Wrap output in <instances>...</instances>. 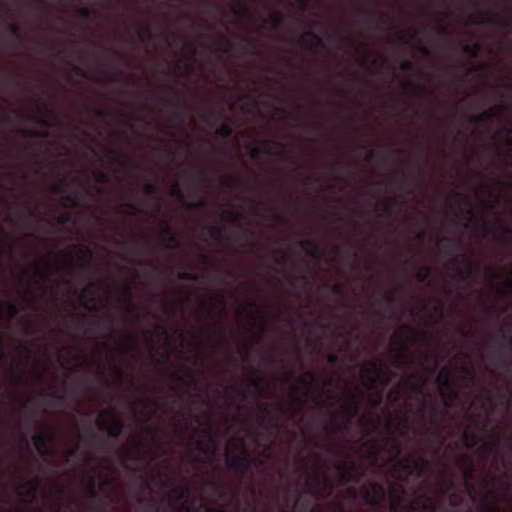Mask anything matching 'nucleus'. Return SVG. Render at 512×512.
I'll list each match as a JSON object with an SVG mask.
<instances>
[{"label": "nucleus", "mask_w": 512, "mask_h": 512, "mask_svg": "<svg viewBox=\"0 0 512 512\" xmlns=\"http://www.w3.org/2000/svg\"><path fill=\"white\" fill-rule=\"evenodd\" d=\"M22 134L26 137H47L48 133L46 131H38L33 129H25L22 131Z\"/></svg>", "instance_id": "56"}, {"label": "nucleus", "mask_w": 512, "mask_h": 512, "mask_svg": "<svg viewBox=\"0 0 512 512\" xmlns=\"http://www.w3.org/2000/svg\"><path fill=\"white\" fill-rule=\"evenodd\" d=\"M436 382L442 388L452 389L455 387L456 382L452 368L444 366L436 377Z\"/></svg>", "instance_id": "17"}, {"label": "nucleus", "mask_w": 512, "mask_h": 512, "mask_svg": "<svg viewBox=\"0 0 512 512\" xmlns=\"http://www.w3.org/2000/svg\"><path fill=\"white\" fill-rule=\"evenodd\" d=\"M498 227L501 230L500 234H495V239L502 244H511L512 243V228L511 226L503 220L497 221Z\"/></svg>", "instance_id": "21"}, {"label": "nucleus", "mask_w": 512, "mask_h": 512, "mask_svg": "<svg viewBox=\"0 0 512 512\" xmlns=\"http://www.w3.org/2000/svg\"><path fill=\"white\" fill-rule=\"evenodd\" d=\"M106 155H107V157H109L113 160L119 161L121 163V165L126 169L135 170V171L143 170L142 166L139 165L136 161H134L131 158L126 157L120 151H118L116 149H107Z\"/></svg>", "instance_id": "13"}, {"label": "nucleus", "mask_w": 512, "mask_h": 512, "mask_svg": "<svg viewBox=\"0 0 512 512\" xmlns=\"http://www.w3.org/2000/svg\"><path fill=\"white\" fill-rule=\"evenodd\" d=\"M473 25H495L503 28L512 27V22L504 21L502 17L491 10L477 9L476 13L469 18Z\"/></svg>", "instance_id": "5"}, {"label": "nucleus", "mask_w": 512, "mask_h": 512, "mask_svg": "<svg viewBox=\"0 0 512 512\" xmlns=\"http://www.w3.org/2000/svg\"><path fill=\"white\" fill-rule=\"evenodd\" d=\"M54 110L43 101L37 102L36 112L29 119L43 127H50L51 123L48 118L54 116Z\"/></svg>", "instance_id": "10"}, {"label": "nucleus", "mask_w": 512, "mask_h": 512, "mask_svg": "<svg viewBox=\"0 0 512 512\" xmlns=\"http://www.w3.org/2000/svg\"><path fill=\"white\" fill-rule=\"evenodd\" d=\"M501 445V438L499 435H495L491 438V440L487 443H484L480 447V452L483 456H489L493 450H496Z\"/></svg>", "instance_id": "28"}, {"label": "nucleus", "mask_w": 512, "mask_h": 512, "mask_svg": "<svg viewBox=\"0 0 512 512\" xmlns=\"http://www.w3.org/2000/svg\"><path fill=\"white\" fill-rule=\"evenodd\" d=\"M361 496L364 503L368 506L379 508L380 506L377 503L375 496H373V492L367 486L361 487Z\"/></svg>", "instance_id": "33"}, {"label": "nucleus", "mask_w": 512, "mask_h": 512, "mask_svg": "<svg viewBox=\"0 0 512 512\" xmlns=\"http://www.w3.org/2000/svg\"><path fill=\"white\" fill-rule=\"evenodd\" d=\"M226 228L219 226H212L209 230L210 236L215 240H223Z\"/></svg>", "instance_id": "47"}, {"label": "nucleus", "mask_w": 512, "mask_h": 512, "mask_svg": "<svg viewBox=\"0 0 512 512\" xmlns=\"http://www.w3.org/2000/svg\"><path fill=\"white\" fill-rule=\"evenodd\" d=\"M77 14L84 19H90L93 16V11L88 7H80L77 9Z\"/></svg>", "instance_id": "63"}, {"label": "nucleus", "mask_w": 512, "mask_h": 512, "mask_svg": "<svg viewBox=\"0 0 512 512\" xmlns=\"http://www.w3.org/2000/svg\"><path fill=\"white\" fill-rule=\"evenodd\" d=\"M39 484H40V480L38 478H35L32 483L25 482L23 486L25 488H28L29 490L24 493L17 489L16 491H17L18 496L23 497V498H29L30 500H33L35 497L36 488Z\"/></svg>", "instance_id": "31"}, {"label": "nucleus", "mask_w": 512, "mask_h": 512, "mask_svg": "<svg viewBox=\"0 0 512 512\" xmlns=\"http://www.w3.org/2000/svg\"><path fill=\"white\" fill-rule=\"evenodd\" d=\"M389 489H390L391 496L393 498V503L391 506L392 512H403L404 507L406 506V505H403V500H404V495H405L404 486L400 483L390 482Z\"/></svg>", "instance_id": "12"}, {"label": "nucleus", "mask_w": 512, "mask_h": 512, "mask_svg": "<svg viewBox=\"0 0 512 512\" xmlns=\"http://www.w3.org/2000/svg\"><path fill=\"white\" fill-rule=\"evenodd\" d=\"M249 384L253 387L259 394V396H264V391L269 388V383L265 382L262 377L257 375H252L249 379Z\"/></svg>", "instance_id": "30"}, {"label": "nucleus", "mask_w": 512, "mask_h": 512, "mask_svg": "<svg viewBox=\"0 0 512 512\" xmlns=\"http://www.w3.org/2000/svg\"><path fill=\"white\" fill-rule=\"evenodd\" d=\"M480 268L478 266H473L471 263L468 265L467 269L464 271H460V275L462 279L469 278L472 274L478 275Z\"/></svg>", "instance_id": "52"}, {"label": "nucleus", "mask_w": 512, "mask_h": 512, "mask_svg": "<svg viewBox=\"0 0 512 512\" xmlns=\"http://www.w3.org/2000/svg\"><path fill=\"white\" fill-rule=\"evenodd\" d=\"M456 250H457L456 246H455V245H453V244H451V243L447 246V248H446V250H445V253H446L447 255H452V256H453V258H452V260H453V264H457L460 260H462V261H468L467 256H466V255H464V254H458V255H455V251H456Z\"/></svg>", "instance_id": "43"}, {"label": "nucleus", "mask_w": 512, "mask_h": 512, "mask_svg": "<svg viewBox=\"0 0 512 512\" xmlns=\"http://www.w3.org/2000/svg\"><path fill=\"white\" fill-rule=\"evenodd\" d=\"M348 398L349 403H345L342 406L343 414L346 417V422H341L340 415L338 413H334L332 415V421L328 425V432L331 436H334L339 432L346 431L352 419L360 411V397L357 394L350 393Z\"/></svg>", "instance_id": "1"}, {"label": "nucleus", "mask_w": 512, "mask_h": 512, "mask_svg": "<svg viewBox=\"0 0 512 512\" xmlns=\"http://www.w3.org/2000/svg\"><path fill=\"white\" fill-rule=\"evenodd\" d=\"M274 260L278 265H285L286 263V255L281 251H275L273 254Z\"/></svg>", "instance_id": "64"}, {"label": "nucleus", "mask_w": 512, "mask_h": 512, "mask_svg": "<svg viewBox=\"0 0 512 512\" xmlns=\"http://www.w3.org/2000/svg\"><path fill=\"white\" fill-rule=\"evenodd\" d=\"M463 439H464V445L468 449H472L479 442L478 436L475 433L470 432L468 429L464 430Z\"/></svg>", "instance_id": "38"}, {"label": "nucleus", "mask_w": 512, "mask_h": 512, "mask_svg": "<svg viewBox=\"0 0 512 512\" xmlns=\"http://www.w3.org/2000/svg\"><path fill=\"white\" fill-rule=\"evenodd\" d=\"M429 411L428 420L430 424L438 425L444 419L447 411L440 409L438 406L431 404L428 405L425 401H422L418 406V412L425 416Z\"/></svg>", "instance_id": "11"}, {"label": "nucleus", "mask_w": 512, "mask_h": 512, "mask_svg": "<svg viewBox=\"0 0 512 512\" xmlns=\"http://www.w3.org/2000/svg\"><path fill=\"white\" fill-rule=\"evenodd\" d=\"M430 469V461L424 457L413 456L412 470L413 474L417 477L423 476Z\"/></svg>", "instance_id": "23"}, {"label": "nucleus", "mask_w": 512, "mask_h": 512, "mask_svg": "<svg viewBox=\"0 0 512 512\" xmlns=\"http://www.w3.org/2000/svg\"><path fill=\"white\" fill-rule=\"evenodd\" d=\"M504 113V107L500 106H493L489 108L488 110H485L479 114H477L474 118L476 122L482 123L487 120H490L494 117L502 116Z\"/></svg>", "instance_id": "25"}, {"label": "nucleus", "mask_w": 512, "mask_h": 512, "mask_svg": "<svg viewBox=\"0 0 512 512\" xmlns=\"http://www.w3.org/2000/svg\"><path fill=\"white\" fill-rule=\"evenodd\" d=\"M139 502H140V503L147 502L146 510H149V511H158L159 505H158V503L156 502V500H154V499H152V498H151V499L140 498V499H139Z\"/></svg>", "instance_id": "58"}, {"label": "nucleus", "mask_w": 512, "mask_h": 512, "mask_svg": "<svg viewBox=\"0 0 512 512\" xmlns=\"http://www.w3.org/2000/svg\"><path fill=\"white\" fill-rule=\"evenodd\" d=\"M317 381V376L313 372H307L299 378V383L309 390Z\"/></svg>", "instance_id": "37"}, {"label": "nucleus", "mask_w": 512, "mask_h": 512, "mask_svg": "<svg viewBox=\"0 0 512 512\" xmlns=\"http://www.w3.org/2000/svg\"><path fill=\"white\" fill-rule=\"evenodd\" d=\"M431 275V270L429 267L427 266H422L418 269V271L415 273V279L419 282V283H424L426 282L429 277Z\"/></svg>", "instance_id": "45"}, {"label": "nucleus", "mask_w": 512, "mask_h": 512, "mask_svg": "<svg viewBox=\"0 0 512 512\" xmlns=\"http://www.w3.org/2000/svg\"><path fill=\"white\" fill-rule=\"evenodd\" d=\"M369 489L373 492V496H375L378 505L381 507L386 494L385 487L378 482H372Z\"/></svg>", "instance_id": "32"}, {"label": "nucleus", "mask_w": 512, "mask_h": 512, "mask_svg": "<svg viewBox=\"0 0 512 512\" xmlns=\"http://www.w3.org/2000/svg\"><path fill=\"white\" fill-rule=\"evenodd\" d=\"M188 493V488L186 486L175 487L172 490V496L175 500H181Z\"/></svg>", "instance_id": "51"}, {"label": "nucleus", "mask_w": 512, "mask_h": 512, "mask_svg": "<svg viewBox=\"0 0 512 512\" xmlns=\"http://www.w3.org/2000/svg\"><path fill=\"white\" fill-rule=\"evenodd\" d=\"M178 279L184 280V281H191V282H197L200 279V276L194 273L190 272H179L177 275Z\"/></svg>", "instance_id": "50"}, {"label": "nucleus", "mask_w": 512, "mask_h": 512, "mask_svg": "<svg viewBox=\"0 0 512 512\" xmlns=\"http://www.w3.org/2000/svg\"><path fill=\"white\" fill-rule=\"evenodd\" d=\"M308 492L316 499H327L332 494V482L326 474H313V481L308 483Z\"/></svg>", "instance_id": "4"}, {"label": "nucleus", "mask_w": 512, "mask_h": 512, "mask_svg": "<svg viewBox=\"0 0 512 512\" xmlns=\"http://www.w3.org/2000/svg\"><path fill=\"white\" fill-rule=\"evenodd\" d=\"M400 448L396 447V453H395V464L396 467L401 470L407 472L409 475L413 474L412 465H413V455L400 457Z\"/></svg>", "instance_id": "20"}, {"label": "nucleus", "mask_w": 512, "mask_h": 512, "mask_svg": "<svg viewBox=\"0 0 512 512\" xmlns=\"http://www.w3.org/2000/svg\"><path fill=\"white\" fill-rule=\"evenodd\" d=\"M225 463L229 469L233 470L240 478H243L251 468L262 466L263 461L254 457L248 450H244L241 454H235L227 450L225 453Z\"/></svg>", "instance_id": "2"}, {"label": "nucleus", "mask_w": 512, "mask_h": 512, "mask_svg": "<svg viewBox=\"0 0 512 512\" xmlns=\"http://www.w3.org/2000/svg\"><path fill=\"white\" fill-rule=\"evenodd\" d=\"M121 208V212L128 215H137L143 212L141 207L133 202H126L121 206Z\"/></svg>", "instance_id": "41"}, {"label": "nucleus", "mask_w": 512, "mask_h": 512, "mask_svg": "<svg viewBox=\"0 0 512 512\" xmlns=\"http://www.w3.org/2000/svg\"><path fill=\"white\" fill-rule=\"evenodd\" d=\"M482 512H504L503 510L496 507L492 501V499H486L485 502L481 505Z\"/></svg>", "instance_id": "49"}, {"label": "nucleus", "mask_w": 512, "mask_h": 512, "mask_svg": "<svg viewBox=\"0 0 512 512\" xmlns=\"http://www.w3.org/2000/svg\"><path fill=\"white\" fill-rule=\"evenodd\" d=\"M174 377H175L177 380L181 381L182 383H185L186 385L192 386L193 388H197V380H196V378L193 376V374H192V373H188V374H187V377H188V379H189V381H188V382H187V381H184V379H183V378H181V377H180L179 375H177V374H174Z\"/></svg>", "instance_id": "59"}, {"label": "nucleus", "mask_w": 512, "mask_h": 512, "mask_svg": "<svg viewBox=\"0 0 512 512\" xmlns=\"http://www.w3.org/2000/svg\"><path fill=\"white\" fill-rule=\"evenodd\" d=\"M300 40L305 44L309 42V44L314 48H326V42L323 40V38L312 31L303 33L300 37Z\"/></svg>", "instance_id": "22"}, {"label": "nucleus", "mask_w": 512, "mask_h": 512, "mask_svg": "<svg viewBox=\"0 0 512 512\" xmlns=\"http://www.w3.org/2000/svg\"><path fill=\"white\" fill-rule=\"evenodd\" d=\"M270 20H271L272 26L274 28H278L284 21V15L281 13L273 14L270 16Z\"/></svg>", "instance_id": "62"}, {"label": "nucleus", "mask_w": 512, "mask_h": 512, "mask_svg": "<svg viewBox=\"0 0 512 512\" xmlns=\"http://www.w3.org/2000/svg\"><path fill=\"white\" fill-rule=\"evenodd\" d=\"M407 86H408V88L410 90V93L413 96H416V97L424 96L428 92L425 86L420 85V84H415V83H413L411 81H409L407 83Z\"/></svg>", "instance_id": "42"}, {"label": "nucleus", "mask_w": 512, "mask_h": 512, "mask_svg": "<svg viewBox=\"0 0 512 512\" xmlns=\"http://www.w3.org/2000/svg\"><path fill=\"white\" fill-rule=\"evenodd\" d=\"M92 251L87 246H80L77 248V257L81 261L82 266H87L92 258Z\"/></svg>", "instance_id": "34"}, {"label": "nucleus", "mask_w": 512, "mask_h": 512, "mask_svg": "<svg viewBox=\"0 0 512 512\" xmlns=\"http://www.w3.org/2000/svg\"><path fill=\"white\" fill-rule=\"evenodd\" d=\"M221 219L228 222H239L245 219V215L236 210H226L222 213Z\"/></svg>", "instance_id": "35"}, {"label": "nucleus", "mask_w": 512, "mask_h": 512, "mask_svg": "<svg viewBox=\"0 0 512 512\" xmlns=\"http://www.w3.org/2000/svg\"><path fill=\"white\" fill-rule=\"evenodd\" d=\"M124 430V423L122 420L115 416H112V421L107 428V434L111 438H118L121 436Z\"/></svg>", "instance_id": "27"}, {"label": "nucleus", "mask_w": 512, "mask_h": 512, "mask_svg": "<svg viewBox=\"0 0 512 512\" xmlns=\"http://www.w3.org/2000/svg\"><path fill=\"white\" fill-rule=\"evenodd\" d=\"M340 479L343 483H354L360 482V476L356 473V463L353 460H340L335 464Z\"/></svg>", "instance_id": "7"}, {"label": "nucleus", "mask_w": 512, "mask_h": 512, "mask_svg": "<svg viewBox=\"0 0 512 512\" xmlns=\"http://www.w3.org/2000/svg\"><path fill=\"white\" fill-rule=\"evenodd\" d=\"M362 373L368 389H372L378 379L381 380L383 386H387L391 378L396 376V374L385 367L380 360L371 362L369 367H364Z\"/></svg>", "instance_id": "3"}, {"label": "nucleus", "mask_w": 512, "mask_h": 512, "mask_svg": "<svg viewBox=\"0 0 512 512\" xmlns=\"http://www.w3.org/2000/svg\"><path fill=\"white\" fill-rule=\"evenodd\" d=\"M56 434L53 429L47 427L45 432H39L32 436L35 449L41 456H52L54 451L50 444L55 441Z\"/></svg>", "instance_id": "6"}, {"label": "nucleus", "mask_w": 512, "mask_h": 512, "mask_svg": "<svg viewBox=\"0 0 512 512\" xmlns=\"http://www.w3.org/2000/svg\"><path fill=\"white\" fill-rule=\"evenodd\" d=\"M368 402L371 407L377 408L382 404L383 396L381 394L373 395V396L369 397Z\"/></svg>", "instance_id": "61"}, {"label": "nucleus", "mask_w": 512, "mask_h": 512, "mask_svg": "<svg viewBox=\"0 0 512 512\" xmlns=\"http://www.w3.org/2000/svg\"><path fill=\"white\" fill-rule=\"evenodd\" d=\"M459 464L466 466V469L463 471V485L468 495L474 500V465L467 454L461 456Z\"/></svg>", "instance_id": "8"}, {"label": "nucleus", "mask_w": 512, "mask_h": 512, "mask_svg": "<svg viewBox=\"0 0 512 512\" xmlns=\"http://www.w3.org/2000/svg\"><path fill=\"white\" fill-rule=\"evenodd\" d=\"M216 135L222 139L227 140L233 133V127L229 123H221L215 131Z\"/></svg>", "instance_id": "36"}, {"label": "nucleus", "mask_w": 512, "mask_h": 512, "mask_svg": "<svg viewBox=\"0 0 512 512\" xmlns=\"http://www.w3.org/2000/svg\"><path fill=\"white\" fill-rule=\"evenodd\" d=\"M161 238L165 242L166 247L169 249H176L180 245L179 239L175 234L174 229L168 222L162 223Z\"/></svg>", "instance_id": "15"}, {"label": "nucleus", "mask_w": 512, "mask_h": 512, "mask_svg": "<svg viewBox=\"0 0 512 512\" xmlns=\"http://www.w3.org/2000/svg\"><path fill=\"white\" fill-rule=\"evenodd\" d=\"M263 143L266 145L264 149L266 154L283 156L286 160L293 162V156L285 150L282 143L272 140H264Z\"/></svg>", "instance_id": "16"}, {"label": "nucleus", "mask_w": 512, "mask_h": 512, "mask_svg": "<svg viewBox=\"0 0 512 512\" xmlns=\"http://www.w3.org/2000/svg\"><path fill=\"white\" fill-rule=\"evenodd\" d=\"M412 184V181L406 178L396 182L397 188L401 191L407 192L408 194L412 193L411 189H409L412 186Z\"/></svg>", "instance_id": "54"}, {"label": "nucleus", "mask_w": 512, "mask_h": 512, "mask_svg": "<svg viewBox=\"0 0 512 512\" xmlns=\"http://www.w3.org/2000/svg\"><path fill=\"white\" fill-rule=\"evenodd\" d=\"M260 416H259V422L261 424L265 423L267 420L269 423H271L273 426H277L278 421L274 418L272 411L267 404H262L259 406Z\"/></svg>", "instance_id": "29"}, {"label": "nucleus", "mask_w": 512, "mask_h": 512, "mask_svg": "<svg viewBox=\"0 0 512 512\" xmlns=\"http://www.w3.org/2000/svg\"><path fill=\"white\" fill-rule=\"evenodd\" d=\"M501 345V351L505 354L512 353V337L506 333H503L501 338L498 339Z\"/></svg>", "instance_id": "40"}, {"label": "nucleus", "mask_w": 512, "mask_h": 512, "mask_svg": "<svg viewBox=\"0 0 512 512\" xmlns=\"http://www.w3.org/2000/svg\"><path fill=\"white\" fill-rule=\"evenodd\" d=\"M299 244L306 251L307 255L315 260H320L324 255L318 245L311 240H302Z\"/></svg>", "instance_id": "24"}, {"label": "nucleus", "mask_w": 512, "mask_h": 512, "mask_svg": "<svg viewBox=\"0 0 512 512\" xmlns=\"http://www.w3.org/2000/svg\"><path fill=\"white\" fill-rule=\"evenodd\" d=\"M222 185L226 188L236 189V188L242 187L244 185V183L239 178L225 175V176H223V179H222Z\"/></svg>", "instance_id": "39"}, {"label": "nucleus", "mask_w": 512, "mask_h": 512, "mask_svg": "<svg viewBox=\"0 0 512 512\" xmlns=\"http://www.w3.org/2000/svg\"><path fill=\"white\" fill-rule=\"evenodd\" d=\"M403 512H435V505L431 499L422 502L420 499L408 503Z\"/></svg>", "instance_id": "18"}, {"label": "nucleus", "mask_w": 512, "mask_h": 512, "mask_svg": "<svg viewBox=\"0 0 512 512\" xmlns=\"http://www.w3.org/2000/svg\"><path fill=\"white\" fill-rule=\"evenodd\" d=\"M14 215L24 227L30 228L33 226L35 215L28 205L16 204L14 206Z\"/></svg>", "instance_id": "14"}, {"label": "nucleus", "mask_w": 512, "mask_h": 512, "mask_svg": "<svg viewBox=\"0 0 512 512\" xmlns=\"http://www.w3.org/2000/svg\"><path fill=\"white\" fill-rule=\"evenodd\" d=\"M354 445L352 443H348L347 446L342 445L339 442H327L325 443V449L329 453L344 456L346 455L348 450H352Z\"/></svg>", "instance_id": "26"}, {"label": "nucleus", "mask_w": 512, "mask_h": 512, "mask_svg": "<svg viewBox=\"0 0 512 512\" xmlns=\"http://www.w3.org/2000/svg\"><path fill=\"white\" fill-rule=\"evenodd\" d=\"M420 31L419 30H416V29H411L409 31V37H407L405 34L403 33H399L398 35V40L401 42V43H408L409 40H413L415 39L418 35H419Z\"/></svg>", "instance_id": "53"}, {"label": "nucleus", "mask_w": 512, "mask_h": 512, "mask_svg": "<svg viewBox=\"0 0 512 512\" xmlns=\"http://www.w3.org/2000/svg\"><path fill=\"white\" fill-rule=\"evenodd\" d=\"M94 180L98 183H107L109 181V174L103 170H97L94 173Z\"/></svg>", "instance_id": "57"}, {"label": "nucleus", "mask_w": 512, "mask_h": 512, "mask_svg": "<svg viewBox=\"0 0 512 512\" xmlns=\"http://www.w3.org/2000/svg\"><path fill=\"white\" fill-rule=\"evenodd\" d=\"M70 187V182L66 179H62L53 186V192L55 194H62V204L67 206L76 207L79 204L80 196L77 193H65Z\"/></svg>", "instance_id": "9"}, {"label": "nucleus", "mask_w": 512, "mask_h": 512, "mask_svg": "<svg viewBox=\"0 0 512 512\" xmlns=\"http://www.w3.org/2000/svg\"><path fill=\"white\" fill-rule=\"evenodd\" d=\"M443 403L446 408H451L454 402L458 399L457 392H442Z\"/></svg>", "instance_id": "46"}, {"label": "nucleus", "mask_w": 512, "mask_h": 512, "mask_svg": "<svg viewBox=\"0 0 512 512\" xmlns=\"http://www.w3.org/2000/svg\"><path fill=\"white\" fill-rule=\"evenodd\" d=\"M155 330L157 333H159L161 336H163L166 340H167V343L170 345L172 343V337L168 331V329L164 326V325H157L155 327Z\"/></svg>", "instance_id": "55"}, {"label": "nucleus", "mask_w": 512, "mask_h": 512, "mask_svg": "<svg viewBox=\"0 0 512 512\" xmlns=\"http://www.w3.org/2000/svg\"><path fill=\"white\" fill-rule=\"evenodd\" d=\"M480 45L479 44H465L463 46V52L471 57H476L478 53L480 52Z\"/></svg>", "instance_id": "48"}, {"label": "nucleus", "mask_w": 512, "mask_h": 512, "mask_svg": "<svg viewBox=\"0 0 512 512\" xmlns=\"http://www.w3.org/2000/svg\"><path fill=\"white\" fill-rule=\"evenodd\" d=\"M136 34H137L138 39L141 42H146L147 40H151V39L154 38V34L152 32V29L148 25L143 27V28H141V29H138Z\"/></svg>", "instance_id": "44"}, {"label": "nucleus", "mask_w": 512, "mask_h": 512, "mask_svg": "<svg viewBox=\"0 0 512 512\" xmlns=\"http://www.w3.org/2000/svg\"><path fill=\"white\" fill-rule=\"evenodd\" d=\"M385 428L389 432V434H393L396 430H408L409 429V421L408 417L405 415L403 417L394 419L391 415L388 416Z\"/></svg>", "instance_id": "19"}, {"label": "nucleus", "mask_w": 512, "mask_h": 512, "mask_svg": "<svg viewBox=\"0 0 512 512\" xmlns=\"http://www.w3.org/2000/svg\"><path fill=\"white\" fill-rule=\"evenodd\" d=\"M142 190L146 195L154 196L157 192V186L154 183L147 182L143 185Z\"/></svg>", "instance_id": "60"}]
</instances>
